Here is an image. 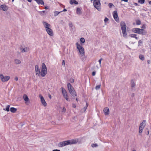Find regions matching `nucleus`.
Returning a JSON list of instances; mask_svg holds the SVG:
<instances>
[{
    "instance_id": "11",
    "label": "nucleus",
    "mask_w": 151,
    "mask_h": 151,
    "mask_svg": "<svg viewBox=\"0 0 151 151\" xmlns=\"http://www.w3.org/2000/svg\"><path fill=\"white\" fill-rule=\"evenodd\" d=\"M39 97L40 99L41 102L42 104L44 106H47V103L43 97L41 95H39Z\"/></svg>"
},
{
    "instance_id": "31",
    "label": "nucleus",
    "mask_w": 151,
    "mask_h": 151,
    "mask_svg": "<svg viewBox=\"0 0 151 151\" xmlns=\"http://www.w3.org/2000/svg\"><path fill=\"white\" fill-rule=\"evenodd\" d=\"M136 24L137 25H140L141 23L139 19H137V20H136Z\"/></svg>"
},
{
    "instance_id": "27",
    "label": "nucleus",
    "mask_w": 151,
    "mask_h": 151,
    "mask_svg": "<svg viewBox=\"0 0 151 151\" xmlns=\"http://www.w3.org/2000/svg\"><path fill=\"white\" fill-rule=\"evenodd\" d=\"M137 35L135 34H131L130 35V36L134 38L136 40L138 39V37L136 36Z\"/></svg>"
},
{
    "instance_id": "52",
    "label": "nucleus",
    "mask_w": 151,
    "mask_h": 151,
    "mask_svg": "<svg viewBox=\"0 0 151 151\" xmlns=\"http://www.w3.org/2000/svg\"><path fill=\"white\" fill-rule=\"evenodd\" d=\"M32 0H27L29 2H31Z\"/></svg>"
},
{
    "instance_id": "39",
    "label": "nucleus",
    "mask_w": 151,
    "mask_h": 151,
    "mask_svg": "<svg viewBox=\"0 0 151 151\" xmlns=\"http://www.w3.org/2000/svg\"><path fill=\"white\" fill-rule=\"evenodd\" d=\"M66 110L65 108L64 107H63L62 112L64 113L65 112Z\"/></svg>"
},
{
    "instance_id": "47",
    "label": "nucleus",
    "mask_w": 151,
    "mask_h": 151,
    "mask_svg": "<svg viewBox=\"0 0 151 151\" xmlns=\"http://www.w3.org/2000/svg\"><path fill=\"white\" fill-rule=\"evenodd\" d=\"M147 63L148 64H149L150 63V60H147Z\"/></svg>"
},
{
    "instance_id": "10",
    "label": "nucleus",
    "mask_w": 151,
    "mask_h": 151,
    "mask_svg": "<svg viewBox=\"0 0 151 151\" xmlns=\"http://www.w3.org/2000/svg\"><path fill=\"white\" fill-rule=\"evenodd\" d=\"M113 16L115 20L117 22H119V19L118 16L117 12L116 11H114L113 12Z\"/></svg>"
},
{
    "instance_id": "26",
    "label": "nucleus",
    "mask_w": 151,
    "mask_h": 151,
    "mask_svg": "<svg viewBox=\"0 0 151 151\" xmlns=\"http://www.w3.org/2000/svg\"><path fill=\"white\" fill-rule=\"evenodd\" d=\"M122 31L123 36L124 37H126L127 35V34L126 31V29L122 30Z\"/></svg>"
},
{
    "instance_id": "32",
    "label": "nucleus",
    "mask_w": 151,
    "mask_h": 151,
    "mask_svg": "<svg viewBox=\"0 0 151 151\" xmlns=\"http://www.w3.org/2000/svg\"><path fill=\"white\" fill-rule=\"evenodd\" d=\"M138 2L139 3H140L141 4H143L145 2V0H138Z\"/></svg>"
},
{
    "instance_id": "7",
    "label": "nucleus",
    "mask_w": 151,
    "mask_h": 151,
    "mask_svg": "<svg viewBox=\"0 0 151 151\" xmlns=\"http://www.w3.org/2000/svg\"><path fill=\"white\" fill-rule=\"evenodd\" d=\"M10 77L9 76H4L2 74H0V78L1 81L3 82L7 81L10 79Z\"/></svg>"
},
{
    "instance_id": "6",
    "label": "nucleus",
    "mask_w": 151,
    "mask_h": 151,
    "mask_svg": "<svg viewBox=\"0 0 151 151\" xmlns=\"http://www.w3.org/2000/svg\"><path fill=\"white\" fill-rule=\"evenodd\" d=\"M93 5L98 10H100L101 4L100 0H94L93 2Z\"/></svg>"
},
{
    "instance_id": "33",
    "label": "nucleus",
    "mask_w": 151,
    "mask_h": 151,
    "mask_svg": "<svg viewBox=\"0 0 151 151\" xmlns=\"http://www.w3.org/2000/svg\"><path fill=\"white\" fill-rule=\"evenodd\" d=\"M61 12H58V11H55V12H54V14L55 16H56L58 15L59 14V13H60Z\"/></svg>"
},
{
    "instance_id": "59",
    "label": "nucleus",
    "mask_w": 151,
    "mask_h": 151,
    "mask_svg": "<svg viewBox=\"0 0 151 151\" xmlns=\"http://www.w3.org/2000/svg\"><path fill=\"white\" fill-rule=\"evenodd\" d=\"M132 151H136L135 150H133Z\"/></svg>"
},
{
    "instance_id": "4",
    "label": "nucleus",
    "mask_w": 151,
    "mask_h": 151,
    "mask_svg": "<svg viewBox=\"0 0 151 151\" xmlns=\"http://www.w3.org/2000/svg\"><path fill=\"white\" fill-rule=\"evenodd\" d=\"M68 88L70 94L73 96H76V93L74 90L73 87L71 86L70 83H68L67 84Z\"/></svg>"
},
{
    "instance_id": "35",
    "label": "nucleus",
    "mask_w": 151,
    "mask_h": 151,
    "mask_svg": "<svg viewBox=\"0 0 151 151\" xmlns=\"http://www.w3.org/2000/svg\"><path fill=\"white\" fill-rule=\"evenodd\" d=\"M91 146L92 147H96L98 146V145L96 144H92Z\"/></svg>"
},
{
    "instance_id": "43",
    "label": "nucleus",
    "mask_w": 151,
    "mask_h": 151,
    "mask_svg": "<svg viewBox=\"0 0 151 151\" xmlns=\"http://www.w3.org/2000/svg\"><path fill=\"white\" fill-rule=\"evenodd\" d=\"M72 106L74 108H75L76 107V105L74 104H72Z\"/></svg>"
},
{
    "instance_id": "25",
    "label": "nucleus",
    "mask_w": 151,
    "mask_h": 151,
    "mask_svg": "<svg viewBox=\"0 0 151 151\" xmlns=\"http://www.w3.org/2000/svg\"><path fill=\"white\" fill-rule=\"evenodd\" d=\"M10 107V106L9 105H7L6 107V108H4L3 110L4 111H6L8 112L9 111V108Z\"/></svg>"
},
{
    "instance_id": "34",
    "label": "nucleus",
    "mask_w": 151,
    "mask_h": 151,
    "mask_svg": "<svg viewBox=\"0 0 151 151\" xmlns=\"http://www.w3.org/2000/svg\"><path fill=\"white\" fill-rule=\"evenodd\" d=\"M131 85L132 87H134L135 86V84L133 80H132L131 81Z\"/></svg>"
},
{
    "instance_id": "36",
    "label": "nucleus",
    "mask_w": 151,
    "mask_h": 151,
    "mask_svg": "<svg viewBox=\"0 0 151 151\" xmlns=\"http://www.w3.org/2000/svg\"><path fill=\"white\" fill-rule=\"evenodd\" d=\"M101 85H97L96 86V88H95L96 89V90H97V89H99L100 87H101Z\"/></svg>"
},
{
    "instance_id": "49",
    "label": "nucleus",
    "mask_w": 151,
    "mask_h": 151,
    "mask_svg": "<svg viewBox=\"0 0 151 151\" xmlns=\"http://www.w3.org/2000/svg\"><path fill=\"white\" fill-rule=\"evenodd\" d=\"M52 151H60V150H59L56 149L53 150Z\"/></svg>"
},
{
    "instance_id": "41",
    "label": "nucleus",
    "mask_w": 151,
    "mask_h": 151,
    "mask_svg": "<svg viewBox=\"0 0 151 151\" xmlns=\"http://www.w3.org/2000/svg\"><path fill=\"white\" fill-rule=\"evenodd\" d=\"M102 59V58H101L100 60H99V64H100V65H101V61Z\"/></svg>"
},
{
    "instance_id": "12",
    "label": "nucleus",
    "mask_w": 151,
    "mask_h": 151,
    "mask_svg": "<svg viewBox=\"0 0 151 151\" xmlns=\"http://www.w3.org/2000/svg\"><path fill=\"white\" fill-rule=\"evenodd\" d=\"M23 98L25 101V104H28L29 102V99L26 94H24L23 96Z\"/></svg>"
},
{
    "instance_id": "44",
    "label": "nucleus",
    "mask_w": 151,
    "mask_h": 151,
    "mask_svg": "<svg viewBox=\"0 0 151 151\" xmlns=\"http://www.w3.org/2000/svg\"><path fill=\"white\" fill-rule=\"evenodd\" d=\"M62 65H64V66H65V60H63V61H62Z\"/></svg>"
},
{
    "instance_id": "16",
    "label": "nucleus",
    "mask_w": 151,
    "mask_h": 151,
    "mask_svg": "<svg viewBox=\"0 0 151 151\" xmlns=\"http://www.w3.org/2000/svg\"><path fill=\"white\" fill-rule=\"evenodd\" d=\"M2 10L4 11H6L8 9V7L5 4L2 5L0 6Z\"/></svg>"
},
{
    "instance_id": "56",
    "label": "nucleus",
    "mask_w": 151,
    "mask_h": 151,
    "mask_svg": "<svg viewBox=\"0 0 151 151\" xmlns=\"http://www.w3.org/2000/svg\"><path fill=\"white\" fill-rule=\"evenodd\" d=\"M134 4L136 6L137 5V4L136 3H134Z\"/></svg>"
},
{
    "instance_id": "22",
    "label": "nucleus",
    "mask_w": 151,
    "mask_h": 151,
    "mask_svg": "<svg viewBox=\"0 0 151 151\" xmlns=\"http://www.w3.org/2000/svg\"><path fill=\"white\" fill-rule=\"evenodd\" d=\"M76 13L77 14L80 15L81 14V9L79 8H78L76 9Z\"/></svg>"
},
{
    "instance_id": "15",
    "label": "nucleus",
    "mask_w": 151,
    "mask_h": 151,
    "mask_svg": "<svg viewBox=\"0 0 151 151\" xmlns=\"http://www.w3.org/2000/svg\"><path fill=\"white\" fill-rule=\"evenodd\" d=\"M121 27L122 30L126 29V25L124 22H121L120 23Z\"/></svg>"
},
{
    "instance_id": "42",
    "label": "nucleus",
    "mask_w": 151,
    "mask_h": 151,
    "mask_svg": "<svg viewBox=\"0 0 151 151\" xmlns=\"http://www.w3.org/2000/svg\"><path fill=\"white\" fill-rule=\"evenodd\" d=\"M95 74H96V72H95L94 71H93L92 72V75L93 76H95Z\"/></svg>"
},
{
    "instance_id": "9",
    "label": "nucleus",
    "mask_w": 151,
    "mask_h": 151,
    "mask_svg": "<svg viewBox=\"0 0 151 151\" xmlns=\"http://www.w3.org/2000/svg\"><path fill=\"white\" fill-rule=\"evenodd\" d=\"M61 89L64 97L67 101H68L69 98L68 97V94L66 90L63 87L61 88Z\"/></svg>"
},
{
    "instance_id": "60",
    "label": "nucleus",
    "mask_w": 151,
    "mask_h": 151,
    "mask_svg": "<svg viewBox=\"0 0 151 151\" xmlns=\"http://www.w3.org/2000/svg\"><path fill=\"white\" fill-rule=\"evenodd\" d=\"M14 1V0H12V2H13Z\"/></svg>"
},
{
    "instance_id": "14",
    "label": "nucleus",
    "mask_w": 151,
    "mask_h": 151,
    "mask_svg": "<svg viewBox=\"0 0 151 151\" xmlns=\"http://www.w3.org/2000/svg\"><path fill=\"white\" fill-rule=\"evenodd\" d=\"M20 50L22 52H27L29 50V49L28 47H25L24 48H21Z\"/></svg>"
},
{
    "instance_id": "23",
    "label": "nucleus",
    "mask_w": 151,
    "mask_h": 151,
    "mask_svg": "<svg viewBox=\"0 0 151 151\" xmlns=\"http://www.w3.org/2000/svg\"><path fill=\"white\" fill-rule=\"evenodd\" d=\"M46 12L45 11H43L40 12V14L42 16H44L46 15Z\"/></svg>"
},
{
    "instance_id": "17",
    "label": "nucleus",
    "mask_w": 151,
    "mask_h": 151,
    "mask_svg": "<svg viewBox=\"0 0 151 151\" xmlns=\"http://www.w3.org/2000/svg\"><path fill=\"white\" fill-rule=\"evenodd\" d=\"M104 111L105 115H108L109 114V109L108 107L105 108L104 109Z\"/></svg>"
},
{
    "instance_id": "45",
    "label": "nucleus",
    "mask_w": 151,
    "mask_h": 151,
    "mask_svg": "<svg viewBox=\"0 0 151 151\" xmlns=\"http://www.w3.org/2000/svg\"><path fill=\"white\" fill-rule=\"evenodd\" d=\"M70 81L71 83H73L74 82V79H70Z\"/></svg>"
},
{
    "instance_id": "3",
    "label": "nucleus",
    "mask_w": 151,
    "mask_h": 151,
    "mask_svg": "<svg viewBox=\"0 0 151 151\" xmlns=\"http://www.w3.org/2000/svg\"><path fill=\"white\" fill-rule=\"evenodd\" d=\"M132 31L133 32L137 34H141L142 35H145L147 32L142 29L134 28L132 29Z\"/></svg>"
},
{
    "instance_id": "1",
    "label": "nucleus",
    "mask_w": 151,
    "mask_h": 151,
    "mask_svg": "<svg viewBox=\"0 0 151 151\" xmlns=\"http://www.w3.org/2000/svg\"><path fill=\"white\" fill-rule=\"evenodd\" d=\"M35 71L36 75L38 76L41 75L44 77L46 75L47 73V68L45 63H42V64L41 70L40 69L38 65H36L35 66Z\"/></svg>"
},
{
    "instance_id": "57",
    "label": "nucleus",
    "mask_w": 151,
    "mask_h": 151,
    "mask_svg": "<svg viewBox=\"0 0 151 151\" xmlns=\"http://www.w3.org/2000/svg\"><path fill=\"white\" fill-rule=\"evenodd\" d=\"M149 131L148 130V131H147V135L149 134Z\"/></svg>"
},
{
    "instance_id": "53",
    "label": "nucleus",
    "mask_w": 151,
    "mask_h": 151,
    "mask_svg": "<svg viewBox=\"0 0 151 151\" xmlns=\"http://www.w3.org/2000/svg\"><path fill=\"white\" fill-rule=\"evenodd\" d=\"M142 28H145V26L144 25H143L142 27Z\"/></svg>"
},
{
    "instance_id": "46",
    "label": "nucleus",
    "mask_w": 151,
    "mask_h": 151,
    "mask_svg": "<svg viewBox=\"0 0 151 151\" xmlns=\"http://www.w3.org/2000/svg\"><path fill=\"white\" fill-rule=\"evenodd\" d=\"M18 77H15V78H14V80L16 81H17L18 80Z\"/></svg>"
},
{
    "instance_id": "38",
    "label": "nucleus",
    "mask_w": 151,
    "mask_h": 151,
    "mask_svg": "<svg viewBox=\"0 0 151 151\" xmlns=\"http://www.w3.org/2000/svg\"><path fill=\"white\" fill-rule=\"evenodd\" d=\"M142 43V41L141 40H139L138 42V46H139L141 45V44Z\"/></svg>"
},
{
    "instance_id": "18",
    "label": "nucleus",
    "mask_w": 151,
    "mask_h": 151,
    "mask_svg": "<svg viewBox=\"0 0 151 151\" xmlns=\"http://www.w3.org/2000/svg\"><path fill=\"white\" fill-rule=\"evenodd\" d=\"M70 3L71 4H78V2L76 0H70Z\"/></svg>"
},
{
    "instance_id": "28",
    "label": "nucleus",
    "mask_w": 151,
    "mask_h": 151,
    "mask_svg": "<svg viewBox=\"0 0 151 151\" xmlns=\"http://www.w3.org/2000/svg\"><path fill=\"white\" fill-rule=\"evenodd\" d=\"M139 59L142 60H144L145 58L144 56L142 55H140L139 56Z\"/></svg>"
},
{
    "instance_id": "37",
    "label": "nucleus",
    "mask_w": 151,
    "mask_h": 151,
    "mask_svg": "<svg viewBox=\"0 0 151 151\" xmlns=\"http://www.w3.org/2000/svg\"><path fill=\"white\" fill-rule=\"evenodd\" d=\"M108 6L110 8H111L112 6H114V5L112 3H110L109 4Z\"/></svg>"
},
{
    "instance_id": "13",
    "label": "nucleus",
    "mask_w": 151,
    "mask_h": 151,
    "mask_svg": "<svg viewBox=\"0 0 151 151\" xmlns=\"http://www.w3.org/2000/svg\"><path fill=\"white\" fill-rule=\"evenodd\" d=\"M50 25L48 24V34L51 36L53 35V33L52 30L49 28Z\"/></svg>"
},
{
    "instance_id": "29",
    "label": "nucleus",
    "mask_w": 151,
    "mask_h": 151,
    "mask_svg": "<svg viewBox=\"0 0 151 151\" xmlns=\"http://www.w3.org/2000/svg\"><path fill=\"white\" fill-rule=\"evenodd\" d=\"M80 42L81 43V44L82 45V43H83L85 42V40L83 38H81L80 39Z\"/></svg>"
},
{
    "instance_id": "55",
    "label": "nucleus",
    "mask_w": 151,
    "mask_h": 151,
    "mask_svg": "<svg viewBox=\"0 0 151 151\" xmlns=\"http://www.w3.org/2000/svg\"><path fill=\"white\" fill-rule=\"evenodd\" d=\"M76 101H78V99L77 98H76Z\"/></svg>"
},
{
    "instance_id": "8",
    "label": "nucleus",
    "mask_w": 151,
    "mask_h": 151,
    "mask_svg": "<svg viewBox=\"0 0 151 151\" xmlns=\"http://www.w3.org/2000/svg\"><path fill=\"white\" fill-rule=\"evenodd\" d=\"M146 121L144 120L142 122L140 123L139 127V134H141L143 131V130L146 125Z\"/></svg>"
},
{
    "instance_id": "48",
    "label": "nucleus",
    "mask_w": 151,
    "mask_h": 151,
    "mask_svg": "<svg viewBox=\"0 0 151 151\" xmlns=\"http://www.w3.org/2000/svg\"><path fill=\"white\" fill-rule=\"evenodd\" d=\"M72 24L71 23H69V26L70 27H72Z\"/></svg>"
},
{
    "instance_id": "24",
    "label": "nucleus",
    "mask_w": 151,
    "mask_h": 151,
    "mask_svg": "<svg viewBox=\"0 0 151 151\" xmlns=\"http://www.w3.org/2000/svg\"><path fill=\"white\" fill-rule=\"evenodd\" d=\"M17 111V109L14 107H11L10 108V111L12 113H15Z\"/></svg>"
},
{
    "instance_id": "19",
    "label": "nucleus",
    "mask_w": 151,
    "mask_h": 151,
    "mask_svg": "<svg viewBox=\"0 0 151 151\" xmlns=\"http://www.w3.org/2000/svg\"><path fill=\"white\" fill-rule=\"evenodd\" d=\"M38 4L44 5V2L42 0H35Z\"/></svg>"
},
{
    "instance_id": "30",
    "label": "nucleus",
    "mask_w": 151,
    "mask_h": 151,
    "mask_svg": "<svg viewBox=\"0 0 151 151\" xmlns=\"http://www.w3.org/2000/svg\"><path fill=\"white\" fill-rule=\"evenodd\" d=\"M88 104L87 103H86V106L84 107L82 109V111H83L84 112H85L87 109V107H88Z\"/></svg>"
},
{
    "instance_id": "51",
    "label": "nucleus",
    "mask_w": 151,
    "mask_h": 151,
    "mask_svg": "<svg viewBox=\"0 0 151 151\" xmlns=\"http://www.w3.org/2000/svg\"><path fill=\"white\" fill-rule=\"evenodd\" d=\"M49 97L50 99L51 98V96L50 94H49Z\"/></svg>"
},
{
    "instance_id": "40",
    "label": "nucleus",
    "mask_w": 151,
    "mask_h": 151,
    "mask_svg": "<svg viewBox=\"0 0 151 151\" xmlns=\"http://www.w3.org/2000/svg\"><path fill=\"white\" fill-rule=\"evenodd\" d=\"M108 20H109V19L107 17H106L105 18L104 20L105 22H107L108 21Z\"/></svg>"
},
{
    "instance_id": "20",
    "label": "nucleus",
    "mask_w": 151,
    "mask_h": 151,
    "mask_svg": "<svg viewBox=\"0 0 151 151\" xmlns=\"http://www.w3.org/2000/svg\"><path fill=\"white\" fill-rule=\"evenodd\" d=\"M14 63L16 64H20L21 62L20 60L18 59H16L14 60Z\"/></svg>"
},
{
    "instance_id": "54",
    "label": "nucleus",
    "mask_w": 151,
    "mask_h": 151,
    "mask_svg": "<svg viewBox=\"0 0 151 151\" xmlns=\"http://www.w3.org/2000/svg\"><path fill=\"white\" fill-rule=\"evenodd\" d=\"M149 4L151 5V1H149Z\"/></svg>"
},
{
    "instance_id": "21",
    "label": "nucleus",
    "mask_w": 151,
    "mask_h": 151,
    "mask_svg": "<svg viewBox=\"0 0 151 151\" xmlns=\"http://www.w3.org/2000/svg\"><path fill=\"white\" fill-rule=\"evenodd\" d=\"M42 23L44 27L45 28L46 30L47 31V23L45 21H43Z\"/></svg>"
},
{
    "instance_id": "50",
    "label": "nucleus",
    "mask_w": 151,
    "mask_h": 151,
    "mask_svg": "<svg viewBox=\"0 0 151 151\" xmlns=\"http://www.w3.org/2000/svg\"><path fill=\"white\" fill-rule=\"evenodd\" d=\"M67 11V9H64L62 11V12H66Z\"/></svg>"
},
{
    "instance_id": "58",
    "label": "nucleus",
    "mask_w": 151,
    "mask_h": 151,
    "mask_svg": "<svg viewBox=\"0 0 151 151\" xmlns=\"http://www.w3.org/2000/svg\"><path fill=\"white\" fill-rule=\"evenodd\" d=\"M45 9H47V7L46 6L45 7Z\"/></svg>"
},
{
    "instance_id": "2",
    "label": "nucleus",
    "mask_w": 151,
    "mask_h": 151,
    "mask_svg": "<svg viewBox=\"0 0 151 151\" xmlns=\"http://www.w3.org/2000/svg\"><path fill=\"white\" fill-rule=\"evenodd\" d=\"M78 141V140L75 139L65 141L59 143L58 146L60 147H63L69 145L75 144L77 143Z\"/></svg>"
},
{
    "instance_id": "5",
    "label": "nucleus",
    "mask_w": 151,
    "mask_h": 151,
    "mask_svg": "<svg viewBox=\"0 0 151 151\" xmlns=\"http://www.w3.org/2000/svg\"><path fill=\"white\" fill-rule=\"evenodd\" d=\"M76 45L80 54L82 56H84L85 55V52L83 47L78 42H77L76 43Z\"/></svg>"
}]
</instances>
